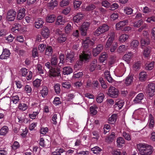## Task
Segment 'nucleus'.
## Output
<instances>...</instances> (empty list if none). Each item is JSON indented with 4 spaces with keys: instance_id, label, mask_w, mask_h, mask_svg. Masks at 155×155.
I'll return each instance as SVG.
<instances>
[{
    "instance_id": "1",
    "label": "nucleus",
    "mask_w": 155,
    "mask_h": 155,
    "mask_svg": "<svg viewBox=\"0 0 155 155\" xmlns=\"http://www.w3.org/2000/svg\"><path fill=\"white\" fill-rule=\"evenodd\" d=\"M94 43L91 41L89 37L87 38L83 41L82 43V53L79 55L80 59L78 61L74 66V68L76 69L81 68L83 64V61H88L91 58V52L89 51V47L92 46Z\"/></svg>"
},
{
    "instance_id": "2",
    "label": "nucleus",
    "mask_w": 155,
    "mask_h": 155,
    "mask_svg": "<svg viewBox=\"0 0 155 155\" xmlns=\"http://www.w3.org/2000/svg\"><path fill=\"white\" fill-rule=\"evenodd\" d=\"M137 147L140 155H150L153 151L152 146L145 143H139Z\"/></svg>"
},
{
    "instance_id": "3",
    "label": "nucleus",
    "mask_w": 155,
    "mask_h": 155,
    "mask_svg": "<svg viewBox=\"0 0 155 155\" xmlns=\"http://www.w3.org/2000/svg\"><path fill=\"white\" fill-rule=\"evenodd\" d=\"M109 27L107 24H104L99 26L94 32V35L97 36H99L109 29Z\"/></svg>"
},
{
    "instance_id": "4",
    "label": "nucleus",
    "mask_w": 155,
    "mask_h": 155,
    "mask_svg": "<svg viewBox=\"0 0 155 155\" xmlns=\"http://www.w3.org/2000/svg\"><path fill=\"white\" fill-rule=\"evenodd\" d=\"M119 94L118 90L113 86H110L109 89L107 94L112 97H117Z\"/></svg>"
},
{
    "instance_id": "5",
    "label": "nucleus",
    "mask_w": 155,
    "mask_h": 155,
    "mask_svg": "<svg viewBox=\"0 0 155 155\" xmlns=\"http://www.w3.org/2000/svg\"><path fill=\"white\" fill-rule=\"evenodd\" d=\"M20 74L21 76L23 77H26H26V79L27 80L29 81L32 79V72L27 70L25 68H22L21 70Z\"/></svg>"
},
{
    "instance_id": "6",
    "label": "nucleus",
    "mask_w": 155,
    "mask_h": 155,
    "mask_svg": "<svg viewBox=\"0 0 155 155\" xmlns=\"http://www.w3.org/2000/svg\"><path fill=\"white\" fill-rule=\"evenodd\" d=\"M155 91V84L153 83L149 84L147 87V94L150 97L153 96L154 95Z\"/></svg>"
},
{
    "instance_id": "7",
    "label": "nucleus",
    "mask_w": 155,
    "mask_h": 155,
    "mask_svg": "<svg viewBox=\"0 0 155 155\" xmlns=\"http://www.w3.org/2000/svg\"><path fill=\"white\" fill-rule=\"evenodd\" d=\"M16 15V12L13 9H11L8 12L7 18L8 21H13L15 19Z\"/></svg>"
},
{
    "instance_id": "8",
    "label": "nucleus",
    "mask_w": 155,
    "mask_h": 155,
    "mask_svg": "<svg viewBox=\"0 0 155 155\" xmlns=\"http://www.w3.org/2000/svg\"><path fill=\"white\" fill-rule=\"evenodd\" d=\"M10 53L9 50L6 48L3 49L2 54L0 55V59H7L10 55Z\"/></svg>"
},
{
    "instance_id": "9",
    "label": "nucleus",
    "mask_w": 155,
    "mask_h": 155,
    "mask_svg": "<svg viewBox=\"0 0 155 155\" xmlns=\"http://www.w3.org/2000/svg\"><path fill=\"white\" fill-rule=\"evenodd\" d=\"M103 45H102L100 44L98 45L97 47L93 49V54L94 56H97L103 49Z\"/></svg>"
},
{
    "instance_id": "10",
    "label": "nucleus",
    "mask_w": 155,
    "mask_h": 155,
    "mask_svg": "<svg viewBox=\"0 0 155 155\" xmlns=\"http://www.w3.org/2000/svg\"><path fill=\"white\" fill-rule=\"evenodd\" d=\"M25 9L24 8H21L18 10L17 15V19L21 20L25 16Z\"/></svg>"
},
{
    "instance_id": "11",
    "label": "nucleus",
    "mask_w": 155,
    "mask_h": 155,
    "mask_svg": "<svg viewBox=\"0 0 155 155\" xmlns=\"http://www.w3.org/2000/svg\"><path fill=\"white\" fill-rule=\"evenodd\" d=\"M50 33V31L47 27H44L41 32V35L44 38H48Z\"/></svg>"
},
{
    "instance_id": "12",
    "label": "nucleus",
    "mask_w": 155,
    "mask_h": 155,
    "mask_svg": "<svg viewBox=\"0 0 155 155\" xmlns=\"http://www.w3.org/2000/svg\"><path fill=\"white\" fill-rule=\"evenodd\" d=\"M128 22L127 20H126L120 21L116 25V27L117 30H118L121 29L122 27L127 24Z\"/></svg>"
},
{
    "instance_id": "13",
    "label": "nucleus",
    "mask_w": 155,
    "mask_h": 155,
    "mask_svg": "<svg viewBox=\"0 0 155 155\" xmlns=\"http://www.w3.org/2000/svg\"><path fill=\"white\" fill-rule=\"evenodd\" d=\"M84 17L83 14L80 13H78L73 17V20L74 22L78 23Z\"/></svg>"
},
{
    "instance_id": "14",
    "label": "nucleus",
    "mask_w": 155,
    "mask_h": 155,
    "mask_svg": "<svg viewBox=\"0 0 155 155\" xmlns=\"http://www.w3.org/2000/svg\"><path fill=\"white\" fill-rule=\"evenodd\" d=\"M144 95L143 93L138 94L134 100L135 104H139L141 103V101L143 100Z\"/></svg>"
},
{
    "instance_id": "15",
    "label": "nucleus",
    "mask_w": 155,
    "mask_h": 155,
    "mask_svg": "<svg viewBox=\"0 0 155 155\" xmlns=\"http://www.w3.org/2000/svg\"><path fill=\"white\" fill-rule=\"evenodd\" d=\"M124 102L121 100H119L116 102L114 105V109L116 111L120 110L123 107Z\"/></svg>"
},
{
    "instance_id": "16",
    "label": "nucleus",
    "mask_w": 155,
    "mask_h": 155,
    "mask_svg": "<svg viewBox=\"0 0 155 155\" xmlns=\"http://www.w3.org/2000/svg\"><path fill=\"white\" fill-rule=\"evenodd\" d=\"M74 60V54L73 52L68 53L66 56V62H69L70 63H72Z\"/></svg>"
},
{
    "instance_id": "17",
    "label": "nucleus",
    "mask_w": 155,
    "mask_h": 155,
    "mask_svg": "<svg viewBox=\"0 0 155 155\" xmlns=\"http://www.w3.org/2000/svg\"><path fill=\"white\" fill-rule=\"evenodd\" d=\"M134 80L133 76L132 75H128L125 80V84L126 86L130 85L133 82Z\"/></svg>"
},
{
    "instance_id": "18",
    "label": "nucleus",
    "mask_w": 155,
    "mask_h": 155,
    "mask_svg": "<svg viewBox=\"0 0 155 155\" xmlns=\"http://www.w3.org/2000/svg\"><path fill=\"white\" fill-rule=\"evenodd\" d=\"M105 78L109 83H113L114 80L112 78L109 71H105L104 73Z\"/></svg>"
},
{
    "instance_id": "19",
    "label": "nucleus",
    "mask_w": 155,
    "mask_h": 155,
    "mask_svg": "<svg viewBox=\"0 0 155 155\" xmlns=\"http://www.w3.org/2000/svg\"><path fill=\"white\" fill-rule=\"evenodd\" d=\"M9 128L6 126H4L0 129V135L5 136L8 133Z\"/></svg>"
},
{
    "instance_id": "20",
    "label": "nucleus",
    "mask_w": 155,
    "mask_h": 155,
    "mask_svg": "<svg viewBox=\"0 0 155 155\" xmlns=\"http://www.w3.org/2000/svg\"><path fill=\"white\" fill-rule=\"evenodd\" d=\"M49 74L50 77H53L59 76L60 74V72L59 71H56L55 69H51L49 70Z\"/></svg>"
},
{
    "instance_id": "21",
    "label": "nucleus",
    "mask_w": 155,
    "mask_h": 155,
    "mask_svg": "<svg viewBox=\"0 0 155 155\" xmlns=\"http://www.w3.org/2000/svg\"><path fill=\"white\" fill-rule=\"evenodd\" d=\"M151 48L147 47L143 51V55L145 58H147L149 56L151 52Z\"/></svg>"
},
{
    "instance_id": "22",
    "label": "nucleus",
    "mask_w": 155,
    "mask_h": 155,
    "mask_svg": "<svg viewBox=\"0 0 155 155\" xmlns=\"http://www.w3.org/2000/svg\"><path fill=\"white\" fill-rule=\"evenodd\" d=\"M66 40V37L65 35L61 32L59 33V36L58 38V41L60 43H62L64 42Z\"/></svg>"
},
{
    "instance_id": "23",
    "label": "nucleus",
    "mask_w": 155,
    "mask_h": 155,
    "mask_svg": "<svg viewBox=\"0 0 155 155\" xmlns=\"http://www.w3.org/2000/svg\"><path fill=\"white\" fill-rule=\"evenodd\" d=\"M117 116L116 114H114L109 117L108 119V122L109 124H114L117 120Z\"/></svg>"
},
{
    "instance_id": "24",
    "label": "nucleus",
    "mask_w": 155,
    "mask_h": 155,
    "mask_svg": "<svg viewBox=\"0 0 155 155\" xmlns=\"http://www.w3.org/2000/svg\"><path fill=\"white\" fill-rule=\"evenodd\" d=\"M133 56V54L132 52H128L126 53L123 57V59L126 62H129Z\"/></svg>"
},
{
    "instance_id": "25",
    "label": "nucleus",
    "mask_w": 155,
    "mask_h": 155,
    "mask_svg": "<svg viewBox=\"0 0 155 155\" xmlns=\"http://www.w3.org/2000/svg\"><path fill=\"white\" fill-rule=\"evenodd\" d=\"M58 5V2L57 0H51L47 4V6L50 9H53L57 6Z\"/></svg>"
},
{
    "instance_id": "26",
    "label": "nucleus",
    "mask_w": 155,
    "mask_h": 155,
    "mask_svg": "<svg viewBox=\"0 0 155 155\" xmlns=\"http://www.w3.org/2000/svg\"><path fill=\"white\" fill-rule=\"evenodd\" d=\"M147 78V74L145 71H142L139 73V80L141 81H143L146 80Z\"/></svg>"
},
{
    "instance_id": "27",
    "label": "nucleus",
    "mask_w": 155,
    "mask_h": 155,
    "mask_svg": "<svg viewBox=\"0 0 155 155\" xmlns=\"http://www.w3.org/2000/svg\"><path fill=\"white\" fill-rule=\"evenodd\" d=\"M43 23L44 21L41 18H39L35 22V26L36 28L38 29L42 27Z\"/></svg>"
},
{
    "instance_id": "28",
    "label": "nucleus",
    "mask_w": 155,
    "mask_h": 155,
    "mask_svg": "<svg viewBox=\"0 0 155 155\" xmlns=\"http://www.w3.org/2000/svg\"><path fill=\"white\" fill-rule=\"evenodd\" d=\"M66 21L65 19H63L62 16L59 15L57 17L55 23L57 25H63Z\"/></svg>"
},
{
    "instance_id": "29",
    "label": "nucleus",
    "mask_w": 155,
    "mask_h": 155,
    "mask_svg": "<svg viewBox=\"0 0 155 155\" xmlns=\"http://www.w3.org/2000/svg\"><path fill=\"white\" fill-rule=\"evenodd\" d=\"M21 25L18 23H16L13 26L11 30L13 32L17 33L21 30Z\"/></svg>"
},
{
    "instance_id": "30",
    "label": "nucleus",
    "mask_w": 155,
    "mask_h": 155,
    "mask_svg": "<svg viewBox=\"0 0 155 155\" xmlns=\"http://www.w3.org/2000/svg\"><path fill=\"white\" fill-rule=\"evenodd\" d=\"M140 43L142 46H146L150 44V39L148 38H142L140 41Z\"/></svg>"
},
{
    "instance_id": "31",
    "label": "nucleus",
    "mask_w": 155,
    "mask_h": 155,
    "mask_svg": "<svg viewBox=\"0 0 155 155\" xmlns=\"http://www.w3.org/2000/svg\"><path fill=\"white\" fill-rule=\"evenodd\" d=\"M139 42L137 40H133L130 41V47L131 48L136 49L139 45Z\"/></svg>"
},
{
    "instance_id": "32",
    "label": "nucleus",
    "mask_w": 155,
    "mask_h": 155,
    "mask_svg": "<svg viewBox=\"0 0 155 155\" xmlns=\"http://www.w3.org/2000/svg\"><path fill=\"white\" fill-rule=\"evenodd\" d=\"M129 38L128 35L126 34H122L119 37V41L121 43L125 42Z\"/></svg>"
},
{
    "instance_id": "33",
    "label": "nucleus",
    "mask_w": 155,
    "mask_h": 155,
    "mask_svg": "<svg viewBox=\"0 0 155 155\" xmlns=\"http://www.w3.org/2000/svg\"><path fill=\"white\" fill-rule=\"evenodd\" d=\"M149 126L150 128H153L154 126V119L153 116L150 114L148 118Z\"/></svg>"
},
{
    "instance_id": "34",
    "label": "nucleus",
    "mask_w": 155,
    "mask_h": 155,
    "mask_svg": "<svg viewBox=\"0 0 155 155\" xmlns=\"http://www.w3.org/2000/svg\"><path fill=\"white\" fill-rule=\"evenodd\" d=\"M63 71L64 75L69 74L72 72L73 70L70 67H64L63 69Z\"/></svg>"
},
{
    "instance_id": "35",
    "label": "nucleus",
    "mask_w": 155,
    "mask_h": 155,
    "mask_svg": "<svg viewBox=\"0 0 155 155\" xmlns=\"http://www.w3.org/2000/svg\"><path fill=\"white\" fill-rule=\"evenodd\" d=\"M116 142L117 143V147H120L122 146V144L124 143L125 141L123 138L119 137L117 138Z\"/></svg>"
},
{
    "instance_id": "36",
    "label": "nucleus",
    "mask_w": 155,
    "mask_h": 155,
    "mask_svg": "<svg viewBox=\"0 0 155 155\" xmlns=\"http://www.w3.org/2000/svg\"><path fill=\"white\" fill-rule=\"evenodd\" d=\"M127 48V46L123 45H121L117 49V51L119 53H121L126 51Z\"/></svg>"
},
{
    "instance_id": "37",
    "label": "nucleus",
    "mask_w": 155,
    "mask_h": 155,
    "mask_svg": "<svg viewBox=\"0 0 155 155\" xmlns=\"http://www.w3.org/2000/svg\"><path fill=\"white\" fill-rule=\"evenodd\" d=\"M141 64L140 61H137L133 64V69L135 71L139 70L141 67Z\"/></svg>"
},
{
    "instance_id": "38",
    "label": "nucleus",
    "mask_w": 155,
    "mask_h": 155,
    "mask_svg": "<svg viewBox=\"0 0 155 155\" xmlns=\"http://www.w3.org/2000/svg\"><path fill=\"white\" fill-rule=\"evenodd\" d=\"M56 18L55 16L54 15H51L48 16L46 18V21L49 23L54 22Z\"/></svg>"
},
{
    "instance_id": "39",
    "label": "nucleus",
    "mask_w": 155,
    "mask_h": 155,
    "mask_svg": "<svg viewBox=\"0 0 155 155\" xmlns=\"http://www.w3.org/2000/svg\"><path fill=\"white\" fill-rule=\"evenodd\" d=\"M97 61L94 60L91 64L89 67V70L90 71H93L95 69L97 65Z\"/></svg>"
},
{
    "instance_id": "40",
    "label": "nucleus",
    "mask_w": 155,
    "mask_h": 155,
    "mask_svg": "<svg viewBox=\"0 0 155 155\" xmlns=\"http://www.w3.org/2000/svg\"><path fill=\"white\" fill-rule=\"evenodd\" d=\"M48 90L47 87L46 86H44L41 91V94L43 97H45L48 94Z\"/></svg>"
},
{
    "instance_id": "41",
    "label": "nucleus",
    "mask_w": 155,
    "mask_h": 155,
    "mask_svg": "<svg viewBox=\"0 0 155 155\" xmlns=\"http://www.w3.org/2000/svg\"><path fill=\"white\" fill-rule=\"evenodd\" d=\"M53 53V49L51 47L47 46L45 50V54L48 56L51 55Z\"/></svg>"
},
{
    "instance_id": "42",
    "label": "nucleus",
    "mask_w": 155,
    "mask_h": 155,
    "mask_svg": "<svg viewBox=\"0 0 155 155\" xmlns=\"http://www.w3.org/2000/svg\"><path fill=\"white\" fill-rule=\"evenodd\" d=\"M28 107V106L25 103H20L18 106L19 109L23 111L27 110Z\"/></svg>"
},
{
    "instance_id": "43",
    "label": "nucleus",
    "mask_w": 155,
    "mask_h": 155,
    "mask_svg": "<svg viewBox=\"0 0 155 155\" xmlns=\"http://www.w3.org/2000/svg\"><path fill=\"white\" fill-rule=\"evenodd\" d=\"M91 150L94 154H97L102 151V150L98 146H96L92 148Z\"/></svg>"
},
{
    "instance_id": "44",
    "label": "nucleus",
    "mask_w": 155,
    "mask_h": 155,
    "mask_svg": "<svg viewBox=\"0 0 155 155\" xmlns=\"http://www.w3.org/2000/svg\"><path fill=\"white\" fill-rule=\"evenodd\" d=\"M104 97V94L101 93H100L98 94L96 99L97 102L99 103H101L103 100Z\"/></svg>"
},
{
    "instance_id": "45",
    "label": "nucleus",
    "mask_w": 155,
    "mask_h": 155,
    "mask_svg": "<svg viewBox=\"0 0 155 155\" xmlns=\"http://www.w3.org/2000/svg\"><path fill=\"white\" fill-rule=\"evenodd\" d=\"M133 12V10L130 7H125L124 9V12L127 15L131 14Z\"/></svg>"
},
{
    "instance_id": "46",
    "label": "nucleus",
    "mask_w": 155,
    "mask_h": 155,
    "mask_svg": "<svg viewBox=\"0 0 155 155\" xmlns=\"http://www.w3.org/2000/svg\"><path fill=\"white\" fill-rule=\"evenodd\" d=\"M115 133L114 132H112L110 135L105 139V140L107 142H108L112 141L115 137Z\"/></svg>"
},
{
    "instance_id": "47",
    "label": "nucleus",
    "mask_w": 155,
    "mask_h": 155,
    "mask_svg": "<svg viewBox=\"0 0 155 155\" xmlns=\"http://www.w3.org/2000/svg\"><path fill=\"white\" fill-rule=\"evenodd\" d=\"M119 7V5L116 3H114L112 4H110V10L111 11H114L118 9Z\"/></svg>"
},
{
    "instance_id": "48",
    "label": "nucleus",
    "mask_w": 155,
    "mask_h": 155,
    "mask_svg": "<svg viewBox=\"0 0 155 155\" xmlns=\"http://www.w3.org/2000/svg\"><path fill=\"white\" fill-rule=\"evenodd\" d=\"M58 59L56 56L53 55L52 57L51 60V63L52 65H55L58 62Z\"/></svg>"
},
{
    "instance_id": "49",
    "label": "nucleus",
    "mask_w": 155,
    "mask_h": 155,
    "mask_svg": "<svg viewBox=\"0 0 155 155\" xmlns=\"http://www.w3.org/2000/svg\"><path fill=\"white\" fill-rule=\"evenodd\" d=\"M72 28L71 24L70 23H68L66 26L65 28V32L67 33H69L71 31Z\"/></svg>"
},
{
    "instance_id": "50",
    "label": "nucleus",
    "mask_w": 155,
    "mask_h": 155,
    "mask_svg": "<svg viewBox=\"0 0 155 155\" xmlns=\"http://www.w3.org/2000/svg\"><path fill=\"white\" fill-rule=\"evenodd\" d=\"M97 108V107L95 105H93L91 106L90 108L91 113L93 115H95L97 113V110L96 109Z\"/></svg>"
},
{
    "instance_id": "51",
    "label": "nucleus",
    "mask_w": 155,
    "mask_h": 155,
    "mask_svg": "<svg viewBox=\"0 0 155 155\" xmlns=\"http://www.w3.org/2000/svg\"><path fill=\"white\" fill-rule=\"evenodd\" d=\"M60 5L62 7L68 5L69 3V0H62L60 2Z\"/></svg>"
},
{
    "instance_id": "52",
    "label": "nucleus",
    "mask_w": 155,
    "mask_h": 155,
    "mask_svg": "<svg viewBox=\"0 0 155 155\" xmlns=\"http://www.w3.org/2000/svg\"><path fill=\"white\" fill-rule=\"evenodd\" d=\"M123 136L127 140L130 141L131 140L130 135L129 133H126L125 131H124L122 133Z\"/></svg>"
},
{
    "instance_id": "53",
    "label": "nucleus",
    "mask_w": 155,
    "mask_h": 155,
    "mask_svg": "<svg viewBox=\"0 0 155 155\" xmlns=\"http://www.w3.org/2000/svg\"><path fill=\"white\" fill-rule=\"evenodd\" d=\"M154 65V62L152 61L151 62L148 64H146L145 65V68L146 70H151L153 67Z\"/></svg>"
},
{
    "instance_id": "54",
    "label": "nucleus",
    "mask_w": 155,
    "mask_h": 155,
    "mask_svg": "<svg viewBox=\"0 0 155 155\" xmlns=\"http://www.w3.org/2000/svg\"><path fill=\"white\" fill-rule=\"evenodd\" d=\"M81 3V2L80 1H74L73 4L74 8L75 9H78V8Z\"/></svg>"
},
{
    "instance_id": "55",
    "label": "nucleus",
    "mask_w": 155,
    "mask_h": 155,
    "mask_svg": "<svg viewBox=\"0 0 155 155\" xmlns=\"http://www.w3.org/2000/svg\"><path fill=\"white\" fill-rule=\"evenodd\" d=\"M41 80L39 79H36L33 81V84L34 87H38L40 86Z\"/></svg>"
},
{
    "instance_id": "56",
    "label": "nucleus",
    "mask_w": 155,
    "mask_h": 155,
    "mask_svg": "<svg viewBox=\"0 0 155 155\" xmlns=\"http://www.w3.org/2000/svg\"><path fill=\"white\" fill-rule=\"evenodd\" d=\"M118 17V14L117 13H113L110 15V18L111 21H114L117 19Z\"/></svg>"
},
{
    "instance_id": "57",
    "label": "nucleus",
    "mask_w": 155,
    "mask_h": 155,
    "mask_svg": "<svg viewBox=\"0 0 155 155\" xmlns=\"http://www.w3.org/2000/svg\"><path fill=\"white\" fill-rule=\"evenodd\" d=\"M90 25V23L87 22H84L81 27V29H86L87 30Z\"/></svg>"
},
{
    "instance_id": "58",
    "label": "nucleus",
    "mask_w": 155,
    "mask_h": 155,
    "mask_svg": "<svg viewBox=\"0 0 155 155\" xmlns=\"http://www.w3.org/2000/svg\"><path fill=\"white\" fill-rule=\"evenodd\" d=\"M60 86V85L59 84H57L54 86L55 91L57 94H58L60 93L61 91Z\"/></svg>"
},
{
    "instance_id": "59",
    "label": "nucleus",
    "mask_w": 155,
    "mask_h": 155,
    "mask_svg": "<svg viewBox=\"0 0 155 155\" xmlns=\"http://www.w3.org/2000/svg\"><path fill=\"white\" fill-rule=\"evenodd\" d=\"M59 59L60 60V63L59 65L60 66L62 65L63 63L64 62V54H60L59 56Z\"/></svg>"
},
{
    "instance_id": "60",
    "label": "nucleus",
    "mask_w": 155,
    "mask_h": 155,
    "mask_svg": "<svg viewBox=\"0 0 155 155\" xmlns=\"http://www.w3.org/2000/svg\"><path fill=\"white\" fill-rule=\"evenodd\" d=\"M107 58V55L105 53H102L99 58V60L101 62H103L106 60Z\"/></svg>"
},
{
    "instance_id": "61",
    "label": "nucleus",
    "mask_w": 155,
    "mask_h": 155,
    "mask_svg": "<svg viewBox=\"0 0 155 155\" xmlns=\"http://www.w3.org/2000/svg\"><path fill=\"white\" fill-rule=\"evenodd\" d=\"M37 69L38 72L40 74H43L44 73V71L42 69V66L41 64H37Z\"/></svg>"
},
{
    "instance_id": "62",
    "label": "nucleus",
    "mask_w": 155,
    "mask_h": 155,
    "mask_svg": "<svg viewBox=\"0 0 155 155\" xmlns=\"http://www.w3.org/2000/svg\"><path fill=\"white\" fill-rule=\"evenodd\" d=\"M12 101L15 104L17 103L19 101V97L18 95H15L12 97Z\"/></svg>"
},
{
    "instance_id": "63",
    "label": "nucleus",
    "mask_w": 155,
    "mask_h": 155,
    "mask_svg": "<svg viewBox=\"0 0 155 155\" xmlns=\"http://www.w3.org/2000/svg\"><path fill=\"white\" fill-rule=\"evenodd\" d=\"M95 6L93 4H91L87 6L85 8V10L87 11H91L94 9Z\"/></svg>"
},
{
    "instance_id": "64",
    "label": "nucleus",
    "mask_w": 155,
    "mask_h": 155,
    "mask_svg": "<svg viewBox=\"0 0 155 155\" xmlns=\"http://www.w3.org/2000/svg\"><path fill=\"white\" fill-rule=\"evenodd\" d=\"M145 21L147 23H150L152 22H155V16H153L148 17Z\"/></svg>"
}]
</instances>
